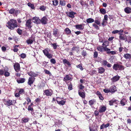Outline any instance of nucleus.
Returning <instances> with one entry per match:
<instances>
[{
  "mask_svg": "<svg viewBox=\"0 0 131 131\" xmlns=\"http://www.w3.org/2000/svg\"><path fill=\"white\" fill-rule=\"evenodd\" d=\"M6 26L9 29L13 30L15 27H17V23L16 20L12 19L7 23Z\"/></svg>",
  "mask_w": 131,
  "mask_h": 131,
  "instance_id": "f257e3e1",
  "label": "nucleus"
},
{
  "mask_svg": "<svg viewBox=\"0 0 131 131\" xmlns=\"http://www.w3.org/2000/svg\"><path fill=\"white\" fill-rule=\"evenodd\" d=\"M113 69L115 71H122L124 69V66L120 65L118 63L114 64L113 66Z\"/></svg>",
  "mask_w": 131,
  "mask_h": 131,
  "instance_id": "f03ea898",
  "label": "nucleus"
},
{
  "mask_svg": "<svg viewBox=\"0 0 131 131\" xmlns=\"http://www.w3.org/2000/svg\"><path fill=\"white\" fill-rule=\"evenodd\" d=\"M14 67L15 71L17 72H18L20 70V65L18 63H15L14 65Z\"/></svg>",
  "mask_w": 131,
  "mask_h": 131,
  "instance_id": "7ed1b4c3",
  "label": "nucleus"
},
{
  "mask_svg": "<svg viewBox=\"0 0 131 131\" xmlns=\"http://www.w3.org/2000/svg\"><path fill=\"white\" fill-rule=\"evenodd\" d=\"M50 91L48 89H47L44 91V93L43 94L46 95L47 96H51L53 94V91L51 89H50Z\"/></svg>",
  "mask_w": 131,
  "mask_h": 131,
  "instance_id": "20e7f679",
  "label": "nucleus"
},
{
  "mask_svg": "<svg viewBox=\"0 0 131 131\" xmlns=\"http://www.w3.org/2000/svg\"><path fill=\"white\" fill-rule=\"evenodd\" d=\"M67 16L71 18H74V15L77 14V13L73 11H71L70 12H66Z\"/></svg>",
  "mask_w": 131,
  "mask_h": 131,
  "instance_id": "39448f33",
  "label": "nucleus"
},
{
  "mask_svg": "<svg viewBox=\"0 0 131 131\" xmlns=\"http://www.w3.org/2000/svg\"><path fill=\"white\" fill-rule=\"evenodd\" d=\"M71 75L67 74L64 78L63 81L66 83L68 81H71L72 80V78L71 77Z\"/></svg>",
  "mask_w": 131,
  "mask_h": 131,
  "instance_id": "423d86ee",
  "label": "nucleus"
},
{
  "mask_svg": "<svg viewBox=\"0 0 131 131\" xmlns=\"http://www.w3.org/2000/svg\"><path fill=\"white\" fill-rule=\"evenodd\" d=\"M31 21V19H29L28 20H27L26 21L25 26L28 29L31 28L32 27L31 25L32 23Z\"/></svg>",
  "mask_w": 131,
  "mask_h": 131,
  "instance_id": "0eeeda50",
  "label": "nucleus"
},
{
  "mask_svg": "<svg viewBox=\"0 0 131 131\" xmlns=\"http://www.w3.org/2000/svg\"><path fill=\"white\" fill-rule=\"evenodd\" d=\"M120 78V77L117 74L112 78L111 79V80L112 82L114 83L118 81L119 79Z\"/></svg>",
  "mask_w": 131,
  "mask_h": 131,
  "instance_id": "6e6552de",
  "label": "nucleus"
},
{
  "mask_svg": "<svg viewBox=\"0 0 131 131\" xmlns=\"http://www.w3.org/2000/svg\"><path fill=\"white\" fill-rule=\"evenodd\" d=\"M110 93L112 94L115 92L117 91V88L115 85L111 86L109 88Z\"/></svg>",
  "mask_w": 131,
  "mask_h": 131,
  "instance_id": "1a4fd4ad",
  "label": "nucleus"
},
{
  "mask_svg": "<svg viewBox=\"0 0 131 131\" xmlns=\"http://www.w3.org/2000/svg\"><path fill=\"white\" fill-rule=\"evenodd\" d=\"M35 78L34 77H30L29 78L28 82V84L31 86L34 81Z\"/></svg>",
  "mask_w": 131,
  "mask_h": 131,
  "instance_id": "9d476101",
  "label": "nucleus"
},
{
  "mask_svg": "<svg viewBox=\"0 0 131 131\" xmlns=\"http://www.w3.org/2000/svg\"><path fill=\"white\" fill-rule=\"evenodd\" d=\"M106 110V107L104 105L101 106L99 107V112L100 113L104 112Z\"/></svg>",
  "mask_w": 131,
  "mask_h": 131,
  "instance_id": "9b49d317",
  "label": "nucleus"
},
{
  "mask_svg": "<svg viewBox=\"0 0 131 131\" xmlns=\"http://www.w3.org/2000/svg\"><path fill=\"white\" fill-rule=\"evenodd\" d=\"M102 64L104 66H107L108 68L111 67L112 66V64L108 62L106 60H104L103 61Z\"/></svg>",
  "mask_w": 131,
  "mask_h": 131,
  "instance_id": "f8f14e48",
  "label": "nucleus"
},
{
  "mask_svg": "<svg viewBox=\"0 0 131 131\" xmlns=\"http://www.w3.org/2000/svg\"><path fill=\"white\" fill-rule=\"evenodd\" d=\"M42 24H46L47 23V19L46 16L43 17L41 19H39Z\"/></svg>",
  "mask_w": 131,
  "mask_h": 131,
  "instance_id": "ddd939ff",
  "label": "nucleus"
},
{
  "mask_svg": "<svg viewBox=\"0 0 131 131\" xmlns=\"http://www.w3.org/2000/svg\"><path fill=\"white\" fill-rule=\"evenodd\" d=\"M118 34L119 35V38L120 40H126H126L127 38L126 35H123L122 34H121V33H118Z\"/></svg>",
  "mask_w": 131,
  "mask_h": 131,
  "instance_id": "4468645a",
  "label": "nucleus"
},
{
  "mask_svg": "<svg viewBox=\"0 0 131 131\" xmlns=\"http://www.w3.org/2000/svg\"><path fill=\"white\" fill-rule=\"evenodd\" d=\"M4 101V102H6V104L8 106H10V105H13V103H14V101L16 102L14 100H8L7 101Z\"/></svg>",
  "mask_w": 131,
  "mask_h": 131,
  "instance_id": "2eb2a0df",
  "label": "nucleus"
},
{
  "mask_svg": "<svg viewBox=\"0 0 131 131\" xmlns=\"http://www.w3.org/2000/svg\"><path fill=\"white\" fill-rule=\"evenodd\" d=\"M117 100L114 99H112L109 101V104L111 106L113 105L114 104H117Z\"/></svg>",
  "mask_w": 131,
  "mask_h": 131,
  "instance_id": "dca6fc26",
  "label": "nucleus"
},
{
  "mask_svg": "<svg viewBox=\"0 0 131 131\" xmlns=\"http://www.w3.org/2000/svg\"><path fill=\"white\" fill-rule=\"evenodd\" d=\"M83 25H84V24H81L80 25H76L75 26V27L77 29H80L82 30L84 28V27L83 26Z\"/></svg>",
  "mask_w": 131,
  "mask_h": 131,
  "instance_id": "f3484780",
  "label": "nucleus"
},
{
  "mask_svg": "<svg viewBox=\"0 0 131 131\" xmlns=\"http://www.w3.org/2000/svg\"><path fill=\"white\" fill-rule=\"evenodd\" d=\"M58 29L56 28L53 29V35L55 37L58 36Z\"/></svg>",
  "mask_w": 131,
  "mask_h": 131,
  "instance_id": "a211bd4d",
  "label": "nucleus"
},
{
  "mask_svg": "<svg viewBox=\"0 0 131 131\" xmlns=\"http://www.w3.org/2000/svg\"><path fill=\"white\" fill-rule=\"evenodd\" d=\"M123 57L126 60H130L131 59V54L128 53L125 54Z\"/></svg>",
  "mask_w": 131,
  "mask_h": 131,
  "instance_id": "6ab92c4d",
  "label": "nucleus"
},
{
  "mask_svg": "<svg viewBox=\"0 0 131 131\" xmlns=\"http://www.w3.org/2000/svg\"><path fill=\"white\" fill-rule=\"evenodd\" d=\"M98 72L99 73L102 74L104 73L105 71L104 68L103 67H100L98 68Z\"/></svg>",
  "mask_w": 131,
  "mask_h": 131,
  "instance_id": "aec40b11",
  "label": "nucleus"
},
{
  "mask_svg": "<svg viewBox=\"0 0 131 131\" xmlns=\"http://www.w3.org/2000/svg\"><path fill=\"white\" fill-rule=\"evenodd\" d=\"M78 93L80 96L83 98H85V93L84 92H81L80 90H79L78 91Z\"/></svg>",
  "mask_w": 131,
  "mask_h": 131,
  "instance_id": "412c9836",
  "label": "nucleus"
},
{
  "mask_svg": "<svg viewBox=\"0 0 131 131\" xmlns=\"http://www.w3.org/2000/svg\"><path fill=\"white\" fill-rule=\"evenodd\" d=\"M26 81L25 79L24 78H20L19 79L17 80V82L18 83H24Z\"/></svg>",
  "mask_w": 131,
  "mask_h": 131,
  "instance_id": "4be33fe9",
  "label": "nucleus"
},
{
  "mask_svg": "<svg viewBox=\"0 0 131 131\" xmlns=\"http://www.w3.org/2000/svg\"><path fill=\"white\" fill-rule=\"evenodd\" d=\"M127 101L125 98H123L120 101V104L122 106H124L125 104V103L127 102Z\"/></svg>",
  "mask_w": 131,
  "mask_h": 131,
  "instance_id": "5701e85b",
  "label": "nucleus"
},
{
  "mask_svg": "<svg viewBox=\"0 0 131 131\" xmlns=\"http://www.w3.org/2000/svg\"><path fill=\"white\" fill-rule=\"evenodd\" d=\"M124 11L126 13L130 14L131 13V8L129 7H127L124 9Z\"/></svg>",
  "mask_w": 131,
  "mask_h": 131,
  "instance_id": "b1692460",
  "label": "nucleus"
},
{
  "mask_svg": "<svg viewBox=\"0 0 131 131\" xmlns=\"http://www.w3.org/2000/svg\"><path fill=\"white\" fill-rule=\"evenodd\" d=\"M63 64H66L69 66H70L71 65V64L70 63V62L66 59H64L63 60Z\"/></svg>",
  "mask_w": 131,
  "mask_h": 131,
  "instance_id": "393cba45",
  "label": "nucleus"
},
{
  "mask_svg": "<svg viewBox=\"0 0 131 131\" xmlns=\"http://www.w3.org/2000/svg\"><path fill=\"white\" fill-rule=\"evenodd\" d=\"M29 118L28 117H24L22 119L21 122L22 123L28 122L29 121Z\"/></svg>",
  "mask_w": 131,
  "mask_h": 131,
  "instance_id": "a878e982",
  "label": "nucleus"
},
{
  "mask_svg": "<svg viewBox=\"0 0 131 131\" xmlns=\"http://www.w3.org/2000/svg\"><path fill=\"white\" fill-rule=\"evenodd\" d=\"M56 101L58 104L60 105H63L65 104L66 101L62 100L61 101H59L57 100H56Z\"/></svg>",
  "mask_w": 131,
  "mask_h": 131,
  "instance_id": "bb28decb",
  "label": "nucleus"
},
{
  "mask_svg": "<svg viewBox=\"0 0 131 131\" xmlns=\"http://www.w3.org/2000/svg\"><path fill=\"white\" fill-rule=\"evenodd\" d=\"M104 47L103 46H99L97 47V49L98 51L101 52H103V50L104 49Z\"/></svg>",
  "mask_w": 131,
  "mask_h": 131,
  "instance_id": "cd10ccee",
  "label": "nucleus"
},
{
  "mask_svg": "<svg viewBox=\"0 0 131 131\" xmlns=\"http://www.w3.org/2000/svg\"><path fill=\"white\" fill-rule=\"evenodd\" d=\"M49 51V49L47 48L43 50V52L44 54L46 56L48 53Z\"/></svg>",
  "mask_w": 131,
  "mask_h": 131,
  "instance_id": "c85d7f7f",
  "label": "nucleus"
},
{
  "mask_svg": "<svg viewBox=\"0 0 131 131\" xmlns=\"http://www.w3.org/2000/svg\"><path fill=\"white\" fill-rule=\"evenodd\" d=\"M109 44V42L108 41H104L102 45L104 47H107L108 46Z\"/></svg>",
  "mask_w": 131,
  "mask_h": 131,
  "instance_id": "c756f323",
  "label": "nucleus"
},
{
  "mask_svg": "<svg viewBox=\"0 0 131 131\" xmlns=\"http://www.w3.org/2000/svg\"><path fill=\"white\" fill-rule=\"evenodd\" d=\"M86 21L88 23H91L94 22V20L92 18H90L86 19Z\"/></svg>",
  "mask_w": 131,
  "mask_h": 131,
  "instance_id": "7c9ffc66",
  "label": "nucleus"
},
{
  "mask_svg": "<svg viewBox=\"0 0 131 131\" xmlns=\"http://www.w3.org/2000/svg\"><path fill=\"white\" fill-rule=\"evenodd\" d=\"M27 5L29 7H30L32 9H35V8L34 5L30 2L28 3Z\"/></svg>",
  "mask_w": 131,
  "mask_h": 131,
  "instance_id": "2f4dec72",
  "label": "nucleus"
},
{
  "mask_svg": "<svg viewBox=\"0 0 131 131\" xmlns=\"http://www.w3.org/2000/svg\"><path fill=\"white\" fill-rule=\"evenodd\" d=\"M94 21H95V24H97L98 25H99L100 26V20L98 19L97 18V19L96 18H95V19Z\"/></svg>",
  "mask_w": 131,
  "mask_h": 131,
  "instance_id": "473e14b6",
  "label": "nucleus"
},
{
  "mask_svg": "<svg viewBox=\"0 0 131 131\" xmlns=\"http://www.w3.org/2000/svg\"><path fill=\"white\" fill-rule=\"evenodd\" d=\"M66 4L64 0H61L60 1V4L61 6H65Z\"/></svg>",
  "mask_w": 131,
  "mask_h": 131,
  "instance_id": "72a5a7b5",
  "label": "nucleus"
},
{
  "mask_svg": "<svg viewBox=\"0 0 131 131\" xmlns=\"http://www.w3.org/2000/svg\"><path fill=\"white\" fill-rule=\"evenodd\" d=\"M80 3L82 6H84V5L86 6H88V4L87 3H86V2H84L83 0H81Z\"/></svg>",
  "mask_w": 131,
  "mask_h": 131,
  "instance_id": "f704fd0d",
  "label": "nucleus"
},
{
  "mask_svg": "<svg viewBox=\"0 0 131 131\" xmlns=\"http://www.w3.org/2000/svg\"><path fill=\"white\" fill-rule=\"evenodd\" d=\"M34 41V40H32L30 39H29L28 40H27L26 41V42L28 44H31Z\"/></svg>",
  "mask_w": 131,
  "mask_h": 131,
  "instance_id": "c9c22d12",
  "label": "nucleus"
},
{
  "mask_svg": "<svg viewBox=\"0 0 131 131\" xmlns=\"http://www.w3.org/2000/svg\"><path fill=\"white\" fill-rule=\"evenodd\" d=\"M81 54L84 57L87 55V53L85 51L83 50L81 52Z\"/></svg>",
  "mask_w": 131,
  "mask_h": 131,
  "instance_id": "e433bc0d",
  "label": "nucleus"
},
{
  "mask_svg": "<svg viewBox=\"0 0 131 131\" xmlns=\"http://www.w3.org/2000/svg\"><path fill=\"white\" fill-rule=\"evenodd\" d=\"M101 13L103 14H105L106 13V11L104 8H101L100 10Z\"/></svg>",
  "mask_w": 131,
  "mask_h": 131,
  "instance_id": "4c0bfd02",
  "label": "nucleus"
},
{
  "mask_svg": "<svg viewBox=\"0 0 131 131\" xmlns=\"http://www.w3.org/2000/svg\"><path fill=\"white\" fill-rule=\"evenodd\" d=\"M58 0H53L52 1V4L54 6H57L58 4Z\"/></svg>",
  "mask_w": 131,
  "mask_h": 131,
  "instance_id": "58836bf2",
  "label": "nucleus"
},
{
  "mask_svg": "<svg viewBox=\"0 0 131 131\" xmlns=\"http://www.w3.org/2000/svg\"><path fill=\"white\" fill-rule=\"evenodd\" d=\"M44 71L46 74H48L50 76L51 75V73L49 71L45 69Z\"/></svg>",
  "mask_w": 131,
  "mask_h": 131,
  "instance_id": "ea45409f",
  "label": "nucleus"
},
{
  "mask_svg": "<svg viewBox=\"0 0 131 131\" xmlns=\"http://www.w3.org/2000/svg\"><path fill=\"white\" fill-rule=\"evenodd\" d=\"M46 7L43 5L39 7V9L42 11H44L46 10Z\"/></svg>",
  "mask_w": 131,
  "mask_h": 131,
  "instance_id": "a19ab883",
  "label": "nucleus"
},
{
  "mask_svg": "<svg viewBox=\"0 0 131 131\" xmlns=\"http://www.w3.org/2000/svg\"><path fill=\"white\" fill-rule=\"evenodd\" d=\"M15 9L14 8L11 9L9 11V13L11 14H14Z\"/></svg>",
  "mask_w": 131,
  "mask_h": 131,
  "instance_id": "79ce46f5",
  "label": "nucleus"
},
{
  "mask_svg": "<svg viewBox=\"0 0 131 131\" xmlns=\"http://www.w3.org/2000/svg\"><path fill=\"white\" fill-rule=\"evenodd\" d=\"M65 31L66 33L68 34H70L71 32V31L68 28H66Z\"/></svg>",
  "mask_w": 131,
  "mask_h": 131,
  "instance_id": "37998d69",
  "label": "nucleus"
},
{
  "mask_svg": "<svg viewBox=\"0 0 131 131\" xmlns=\"http://www.w3.org/2000/svg\"><path fill=\"white\" fill-rule=\"evenodd\" d=\"M51 45L53 47V48L54 49H56L57 48V46H58V45H57V44L56 43H51Z\"/></svg>",
  "mask_w": 131,
  "mask_h": 131,
  "instance_id": "c03bdc74",
  "label": "nucleus"
},
{
  "mask_svg": "<svg viewBox=\"0 0 131 131\" xmlns=\"http://www.w3.org/2000/svg\"><path fill=\"white\" fill-rule=\"evenodd\" d=\"M107 21L103 19L102 20V25L103 26H105L107 25Z\"/></svg>",
  "mask_w": 131,
  "mask_h": 131,
  "instance_id": "a18cd8bd",
  "label": "nucleus"
},
{
  "mask_svg": "<svg viewBox=\"0 0 131 131\" xmlns=\"http://www.w3.org/2000/svg\"><path fill=\"white\" fill-rule=\"evenodd\" d=\"M97 25V24L95 23H94L92 24L93 26L96 29V30H99L100 29V28Z\"/></svg>",
  "mask_w": 131,
  "mask_h": 131,
  "instance_id": "49530a36",
  "label": "nucleus"
},
{
  "mask_svg": "<svg viewBox=\"0 0 131 131\" xmlns=\"http://www.w3.org/2000/svg\"><path fill=\"white\" fill-rule=\"evenodd\" d=\"M23 30L19 28L17 29V32L19 35H21L22 33Z\"/></svg>",
  "mask_w": 131,
  "mask_h": 131,
  "instance_id": "de8ad7c7",
  "label": "nucleus"
},
{
  "mask_svg": "<svg viewBox=\"0 0 131 131\" xmlns=\"http://www.w3.org/2000/svg\"><path fill=\"white\" fill-rule=\"evenodd\" d=\"M104 49L103 50V51H106L107 53L110 54V53H108L110 52L111 51H110V49L106 47H104Z\"/></svg>",
  "mask_w": 131,
  "mask_h": 131,
  "instance_id": "09e8293b",
  "label": "nucleus"
},
{
  "mask_svg": "<svg viewBox=\"0 0 131 131\" xmlns=\"http://www.w3.org/2000/svg\"><path fill=\"white\" fill-rule=\"evenodd\" d=\"M72 84L71 82H70V84L68 85V89L69 90H71L72 89Z\"/></svg>",
  "mask_w": 131,
  "mask_h": 131,
  "instance_id": "8fccbe9b",
  "label": "nucleus"
},
{
  "mask_svg": "<svg viewBox=\"0 0 131 131\" xmlns=\"http://www.w3.org/2000/svg\"><path fill=\"white\" fill-rule=\"evenodd\" d=\"M76 67L78 68H79L82 71L84 69V68H83L82 65L81 64H79L77 65Z\"/></svg>",
  "mask_w": 131,
  "mask_h": 131,
  "instance_id": "3c124183",
  "label": "nucleus"
},
{
  "mask_svg": "<svg viewBox=\"0 0 131 131\" xmlns=\"http://www.w3.org/2000/svg\"><path fill=\"white\" fill-rule=\"evenodd\" d=\"M33 20H34V22H36V23H38V21H39V19H38L36 17H34L32 18Z\"/></svg>",
  "mask_w": 131,
  "mask_h": 131,
  "instance_id": "603ef678",
  "label": "nucleus"
},
{
  "mask_svg": "<svg viewBox=\"0 0 131 131\" xmlns=\"http://www.w3.org/2000/svg\"><path fill=\"white\" fill-rule=\"evenodd\" d=\"M10 73L7 71L5 72L4 73V75L6 77H9L10 75Z\"/></svg>",
  "mask_w": 131,
  "mask_h": 131,
  "instance_id": "864d4df0",
  "label": "nucleus"
},
{
  "mask_svg": "<svg viewBox=\"0 0 131 131\" xmlns=\"http://www.w3.org/2000/svg\"><path fill=\"white\" fill-rule=\"evenodd\" d=\"M103 91L105 93H108L109 92H110V89L107 88H105L103 90Z\"/></svg>",
  "mask_w": 131,
  "mask_h": 131,
  "instance_id": "5fc2aeb1",
  "label": "nucleus"
},
{
  "mask_svg": "<svg viewBox=\"0 0 131 131\" xmlns=\"http://www.w3.org/2000/svg\"><path fill=\"white\" fill-rule=\"evenodd\" d=\"M89 129L90 131H97V128H92L91 127H90Z\"/></svg>",
  "mask_w": 131,
  "mask_h": 131,
  "instance_id": "6e6d98bb",
  "label": "nucleus"
},
{
  "mask_svg": "<svg viewBox=\"0 0 131 131\" xmlns=\"http://www.w3.org/2000/svg\"><path fill=\"white\" fill-rule=\"evenodd\" d=\"M20 56L21 58H24L26 56V55L24 53H22L20 55Z\"/></svg>",
  "mask_w": 131,
  "mask_h": 131,
  "instance_id": "4d7b16f0",
  "label": "nucleus"
},
{
  "mask_svg": "<svg viewBox=\"0 0 131 131\" xmlns=\"http://www.w3.org/2000/svg\"><path fill=\"white\" fill-rule=\"evenodd\" d=\"M24 90L23 89H20L19 91V93L20 94H24Z\"/></svg>",
  "mask_w": 131,
  "mask_h": 131,
  "instance_id": "13d9d810",
  "label": "nucleus"
},
{
  "mask_svg": "<svg viewBox=\"0 0 131 131\" xmlns=\"http://www.w3.org/2000/svg\"><path fill=\"white\" fill-rule=\"evenodd\" d=\"M98 55V52L96 51H95L94 53L93 57L94 58H97Z\"/></svg>",
  "mask_w": 131,
  "mask_h": 131,
  "instance_id": "bf43d9fd",
  "label": "nucleus"
},
{
  "mask_svg": "<svg viewBox=\"0 0 131 131\" xmlns=\"http://www.w3.org/2000/svg\"><path fill=\"white\" fill-rule=\"evenodd\" d=\"M95 102L94 100H91L89 101V103L90 105H91L94 104Z\"/></svg>",
  "mask_w": 131,
  "mask_h": 131,
  "instance_id": "052dcab7",
  "label": "nucleus"
},
{
  "mask_svg": "<svg viewBox=\"0 0 131 131\" xmlns=\"http://www.w3.org/2000/svg\"><path fill=\"white\" fill-rule=\"evenodd\" d=\"M51 62L53 64H55L56 63V61L54 59H51L50 60Z\"/></svg>",
  "mask_w": 131,
  "mask_h": 131,
  "instance_id": "680f3d73",
  "label": "nucleus"
},
{
  "mask_svg": "<svg viewBox=\"0 0 131 131\" xmlns=\"http://www.w3.org/2000/svg\"><path fill=\"white\" fill-rule=\"evenodd\" d=\"M28 111H30L31 112H33L34 111V109L33 108L31 107L30 106H28Z\"/></svg>",
  "mask_w": 131,
  "mask_h": 131,
  "instance_id": "e2e57ef3",
  "label": "nucleus"
},
{
  "mask_svg": "<svg viewBox=\"0 0 131 131\" xmlns=\"http://www.w3.org/2000/svg\"><path fill=\"white\" fill-rule=\"evenodd\" d=\"M112 33L114 34L119 33V30H114L112 32Z\"/></svg>",
  "mask_w": 131,
  "mask_h": 131,
  "instance_id": "0e129e2a",
  "label": "nucleus"
},
{
  "mask_svg": "<svg viewBox=\"0 0 131 131\" xmlns=\"http://www.w3.org/2000/svg\"><path fill=\"white\" fill-rule=\"evenodd\" d=\"M8 67L6 66H5L4 68V73L5 72L8 71Z\"/></svg>",
  "mask_w": 131,
  "mask_h": 131,
  "instance_id": "69168bd1",
  "label": "nucleus"
},
{
  "mask_svg": "<svg viewBox=\"0 0 131 131\" xmlns=\"http://www.w3.org/2000/svg\"><path fill=\"white\" fill-rule=\"evenodd\" d=\"M46 56L49 59L52 58V55L51 54L48 53Z\"/></svg>",
  "mask_w": 131,
  "mask_h": 131,
  "instance_id": "338daca9",
  "label": "nucleus"
},
{
  "mask_svg": "<svg viewBox=\"0 0 131 131\" xmlns=\"http://www.w3.org/2000/svg\"><path fill=\"white\" fill-rule=\"evenodd\" d=\"M32 75L31 77L34 78L35 77H37L38 75V74L32 72Z\"/></svg>",
  "mask_w": 131,
  "mask_h": 131,
  "instance_id": "774afa93",
  "label": "nucleus"
}]
</instances>
